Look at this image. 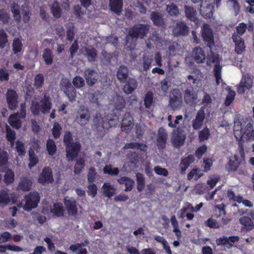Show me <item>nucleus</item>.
Wrapping results in <instances>:
<instances>
[{
	"mask_svg": "<svg viewBox=\"0 0 254 254\" xmlns=\"http://www.w3.org/2000/svg\"><path fill=\"white\" fill-rule=\"evenodd\" d=\"M150 25L147 24H137L129 29L128 34L125 38L126 45L130 50L135 47L138 39H143L148 33Z\"/></svg>",
	"mask_w": 254,
	"mask_h": 254,
	"instance_id": "1",
	"label": "nucleus"
},
{
	"mask_svg": "<svg viewBox=\"0 0 254 254\" xmlns=\"http://www.w3.org/2000/svg\"><path fill=\"white\" fill-rule=\"evenodd\" d=\"M40 104L37 101H32L31 105V111L35 116H39L41 112L43 114L49 113L52 108V103L49 96L44 94L40 100Z\"/></svg>",
	"mask_w": 254,
	"mask_h": 254,
	"instance_id": "2",
	"label": "nucleus"
},
{
	"mask_svg": "<svg viewBox=\"0 0 254 254\" xmlns=\"http://www.w3.org/2000/svg\"><path fill=\"white\" fill-rule=\"evenodd\" d=\"M25 203L23 206V209L27 211H29L33 208L37 207L40 201V196L36 191L31 192L24 197Z\"/></svg>",
	"mask_w": 254,
	"mask_h": 254,
	"instance_id": "3",
	"label": "nucleus"
},
{
	"mask_svg": "<svg viewBox=\"0 0 254 254\" xmlns=\"http://www.w3.org/2000/svg\"><path fill=\"white\" fill-rule=\"evenodd\" d=\"M60 87L68 97L70 102H72L75 100L76 97V90L68 79L62 80L60 82Z\"/></svg>",
	"mask_w": 254,
	"mask_h": 254,
	"instance_id": "4",
	"label": "nucleus"
},
{
	"mask_svg": "<svg viewBox=\"0 0 254 254\" xmlns=\"http://www.w3.org/2000/svg\"><path fill=\"white\" fill-rule=\"evenodd\" d=\"M76 121L81 127L87 125L91 118L89 109L84 106H81L77 113Z\"/></svg>",
	"mask_w": 254,
	"mask_h": 254,
	"instance_id": "5",
	"label": "nucleus"
},
{
	"mask_svg": "<svg viewBox=\"0 0 254 254\" xmlns=\"http://www.w3.org/2000/svg\"><path fill=\"white\" fill-rule=\"evenodd\" d=\"M182 103V95L178 89H173L169 95V105L173 110L179 109Z\"/></svg>",
	"mask_w": 254,
	"mask_h": 254,
	"instance_id": "6",
	"label": "nucleus"
},
{
	"mask_svg": "<svg viewBox=\"0 0 254 254\" xmlns=\"http://www.w3.org/2000/svg\"><path fill=\"white\" fill-rule=\"evenodd\" d=\"M248 216H243L239 219L240 223L242 225V230L252 231L254 229V210H251Z\"/></svg>",
	"mask_w": 254,
	"mask_h": 254,
	"instance_id": "7",
	"label": "nucleus"
},
{
	"mask_svg": "<svg viewBox=\"0 0 254 254\" xmlns=\"http://www.w3.org/2000/svg\"><path fill=\"white\" fill-rule=\"evenodd\" d=\"M65 147L66 156L68 161H71L77 157L81 149L80 144L78 142H74Z\"/></svg>",
	"mask_w": 254,
	"mask_h": 254,
	"instance_id": "8",
	"label": "nucleus"
},
{
	"mask_svg": "<svg viewBox=\"0 0 254 254\" xmlns=\"http://www.w3.org/2000/svg\"><path fill=\"white\" fill-rule=\"evenodd\" d=\"M93 122L94 126L98 130H99L100 127L103 129L110 128L115 125L117 123V120L115 119H110L107 121V119L98 117L97 114L94 117Z\"/></svg>",
	"mask_w": 254,
	"mask_h": 254,
	"instance_id": "9",
	"label": "nucleus"
},
{
	"mask_svg": "<svg viewBox=\"0 0 254 254\" xmlns=\"http://www.w3.org/2000/svg\"><path fill=\"white\" fill-rule=\"evenodd\" d=\"M64 203L69 215L75 216L77 215V202L74 198L65 197Z\"/></svg>",
	"mask_w": 254,
	"mask_h": 254,
	"instance_id": "10",
	"label": "nucleus"
},
{
	"mask_svg": "<svg viewBox=\"0 0 254 254\" xmlns=\"http://www.w3.org/2000/svg\"><path fill=\"white\" fill-rule=\"evenodd\" d=\"M189 27L184 21L176 23L172 30L173 34L176 37L187 36L189 33Z\"/></svg>",
	"mask_w": 254,
	"mask_h": 254,
	"instance_id": "11",
	"label": "nucleus"
},
{
	"mask_svg": "<svg viewBox=\"0 0 254 254\" xmlns=\"http://www.w3.org/2000/svg\"><path fill=\"white\" fill-rule=\"evenodd\" d=\"M54 178L52 169L49 167H45L42 170V171L38 178V182L44 185L46 183H53Z\"/></svg>",
	"mask_w": 254,
	"mask_h": 254,
	"instance_id": "12",
	"label": "nucleus"
},
{
	"mask_svg": "<svg viewBox=\"0 0 254 254\" xmlns=\"http://www.w3.org/2000/svg\"><path fill=\"white\" fill-rule=\"evenodd\" d=\"M6 98L8 108L11 110L16 109L18 104V95L16 92L13 89H8Z\"/></svg>",
	"mask_w": 254,
	"mask_h": 254,
	"instance_id": "13",
	"label": "nucleus"
},
{
	"mask_svg": "<svg viewBox=\"0 0 254 254\" xmlns=\"http://www.w3.org/2000/svg\"><path fill=\"white\" fill-rule=\"evenodd\" d=\"M84 78L86 83L89 86H92L97 82L99 79V74L94 69L91 68L86 69L84 73Z\"/></svg>",
	"mask_w": 254,
	"mask_h": 254,
	"instance_id": "14",
	"label": "nucleus"
},
{
	"mask_svg": "<svg viewBox=\"0 0 254 254\" xmlns=\"http://www.w3.org/2000/svg\"><path fill=\"white\" fill-rule=\"evenodd\" d=\"M202 36L205 44L211 49L214 46V36L212 30L207 25L203 27Z\"/></svg>",
	"mask_w": 254,
	"mask_h": 254,
	"instance_id": "15",
	"label": "nucleus"
},
{
	"mask_svg": "<svg viewBox=\"0 0 254 254\" xmlns=\"http://www.w3.org/2000/svg\"><path fill=\"white\" fill-rule=\"evenodd\" d=\"M168 134L166 130L163 127H160L157 136V146L159 150L165 148L167 143Z\"/></svg>",
	"mask_w": 254,
	"mask_h": 254,
	"instance_id": "16",
	"label": "nucleus"
},
{
	"mask_svg": "<svg viewBox=\"0 0 254 254\" xmlns=\"http://www.w3.org/2000/svg\"><path fill=\"white\" fill-rule=\"evenodd\" d=\"M134 125L133 120L129 113H126L123 119L121 129L123 131L128 133Z\"/></svg>",
	"mask_w": 254,
	"mask_h": 254,
	"instance_id": "17",
	"label": "nucleus"
},
{
	"mask_svg": "<svg viewBox=\"0 0 254 254\" xmlns=\"http://www.w3.org/2000/svg\"><path fill=\"white\" fill-rule=\"evenodd\" d=\"M232 39L235 44V51L238 55L241 54L246 49L244 40L235 33L233 34Z\"/></svg>",
	"mask_w": 254,
	"mask_h": 254,
	"instance_id": "18",
	"label": "nucleus"
},
{
	"mask_svg": "<svg viewBox=\"0 0 254 254\" xmlns=\"http://www.w3.org/2000/svg\"><path fill=\"white\" fill-rule=\"evenodd\" d=\"M184 10L187 18L190 21L194 22L195 24H198L199 20L197 17V12L195 9L192 7L185 5Z\"/></svg>",
	"mask_w": 254,
	"mask_h": 254,
	"instance_id": "19",
	"label": "nucleus"
},
{
	"mask_svg": "<svg viewBox=\"0 0 254 254\" xmlns=\"http://www.w3.org/2000/svg\"><path fill=\"white\" fill-rule=\"evenodd\" d=\"M150 19L153 24L157 27H163L165 23L164 15L160 12L154 11L150 13Z\"/></svg>",
	"mask_w": 254,
	"mask_h": 254,
	"instance_id": "20",
	"label": "nucleus"
},
{
	"mask_svg": "<svg viewBox=\"0 0 254 254\" xmlns=\"http://www.w3.org/2000/svg\"><path fill=\"white\" fill-rule=\"evenodd\" d=\"M194 161V157L192 154H190L187 157H182L180 164L181 173L182 174H185L190 165Z\"/></svg>",
	"mask_w": 254,
	"mask_h": 254,
	"instance_id": "21",
	"label": "nucleus"
},
{
	"mask_svg": "<svg viewBox=\"0 0 254 254\" xmlns=\"http://www.w3.org/2000/svg\"><path fill=\"white\" fill-rule=\"evenodd\" d=\"M186 139V135L183 130L178 128L172 137V142L176 147L183 145Z\"/></svg>",
	"mask_w": 254,
	"mask_h": 254,
	"instance_id": "22",
	"label": "nucleus"
},
{
	"mask_svg": "<svg viewBox=\"0 0 254 254\" xmlns=\"http://www.w3.org/2000/svg\"><path fill=\"white\" fill-rule=\"evenodd\" d=\"M201 3L200 6V12L201 15L205 18H211L213 14L214 7L211 3Z\"/></svg>",
	"mask_w": 254,
	"mask_h": 254,
	"instance_id": "23",
	"label": "nucleus"
},
{
	"mask_svg": "<svg viewBox=\"0 0 254 254\" xmlns=\"http://www.w3.org/2000/svg\"><path fill=\"white\" fill-rule=\"evenodd\" d=\"M124 83L123 90L127 94L132 93L137 86L136 80L132 78L129 77Z\"/></svg>",
	"mask_w": 254,
	"mask_h": 254,
	"instance_id": "24",
	"label": "nucleus"
},
{
	"mask_svg": "<svg viewBox=\"0 0 254 254\" xmlns=\"http://www.w3.org/2000/svg\"><path fill=\"white\" fill-rule=\"evenodd\" d=\"M205 114L203 110H198L195 119L192 121V126L194 129H199L202 126Z\"/></svg>",
	"mask_w": 254,
	"mask_h": 254,
	"instance_id": "25",
	"label": "nucleus"
},
{
	"mask_svg": "<svg viewBox=\"0 0 254 254\" xmlns=\"http://www.w3.org/2000/svg\"><path fill=\"white\" fill-rule=\"evenodd\" d=\"M123 0H110L109 7L111 11L118 15H120L123 11Z\"/></svg>",
	"mask_w": 254,
	"mask_h": 254,
	"instance_id": "26",
	"label": "nucleus"
},
{
	"mask_svg": "<svg viewBox=\"0 0 254 254\" xmlns=\"http://www.w3.org/2000/svg\"><path fill=\"white\" fill-rule=\"evenodd\" d=\"M240 164L239 157L237 155H234L233 157L230 158V159L227 164L226 168L229 172H235L237 170Z\"/></svg>",
	"mask_w": 254,
	"mask_h": 254,
	"instance_id": "27",
	"label": "nucleus"
},
{
	"mask_svg": "<svg viewBox=\"0 0 254 254\" xmlns=\"http://www.w3.org/2000/svg\"><path fill=\"white\" fill-rule=\"evenodd\" d=\"M117 76L121 83L125 82L129 78L127 67L125 65H121L118 70Z\"/></svg>",
	"mask_w": 254,
	"mask_h": 254,
	"instance_id": "28",
	"label": "nucleus"
},
{
	"mask_svg": "<svg viewBox=\"0 0 254 254\" xmlns=\"http://www.w3.org/2000/svg\"><path fill=\"white\" fill-rule=\"evenodd\" d=\"M50 9L51 13L55 18L58 19L61 17L63 14V10L60 3L58 0H55L53 1L50 6Z\"/></svg>",
	"mask_w": 254,
	"mask_h": 254,
	"instance_id": "29",
	"label": "nucleus"
},
{
	"mask_svg": "<svg viewBox=\"0 0 254 254\" xmlns=\"http://www.w3.org/2000/svg\"><path fill=\"white\" fill-rule=\"evenodd\" d=\"M118 182L121 185L124 184L125 185V191H131L134 185V181L127 177H123L118 180Z\"/></svg>",
	"mask_w": 254,
	"mask_h": 254,
	"instance_id": "30",
	"label": "nucleus"
},
{
	"mask_svg": "<svg viewBox=\"0 0 254 254\" xmlns=\"http://www.w3.org/2000/svg\"><path fill=\"white\" fill-rule=\"evenodd\" d=\"M123 148L124 149H136L143 152H146L148 149V146L143 143L132 142L126 143Z\"/></svg>",
	"mask_w": 254,
	"mask_h": 254,
	"instance_id": "31",
	"label": "nucleus"
},
{
	"mask_svg": "<svg viewBox=\"0 0 254 254\" xmlns=\"http://www.w3.org/2000/svg\"><path fill=\"white\" fill-rule=\"evenodd\" d=\"M193 58L197 63H202L205 59V53L201 48L196 47L193 51Z\"/></svg>",
	"mask_w": 254,
	"mask_h": 254,
	"instance_id": "32",
	"label": "nucleus"
},
{
	"mask_svg": "<svg viewBox=\"0 0 254 254\" xmlns=\"http://www.w3.org/2000/svg\"><path fill=\"white\" fill-rule=\"evenodd\" d=\"M32 185L31 180L27 177H22L19 182L18 188L19 189L24 191H27L30 190Z\"/></svg>",
	"mask_w": 254,
	"mask_h": 254,
	"instance_id": "33",
	"label": "nucleus"
},
{
	"mask_svg": "<svg viewBox=\"0 0 254 254\" xmlns=\"http://www.w3.org/2000/svg\"><path fill=\"white\" fill-rule=\"evenodd\" d=\"M197 98V94L189 89H187L184 92V100L187 104L193 103Z\"/></svg>",
	"mask_w": 254,
	"mask_h": 254,
	"instance_id": "34",
	"label": "nucleus"
},
{
	"mask_svg": "<svg viewBox=\"0 0 254 254\" xmlns=\"http://www.w3.org/2000/svg\"><path fill=\"white\" fill-rule=\"evenodd\" d=\"M18 115V113L12 114L8 120L9 125L16 129H19L21 127V122L19 120L20 118Z\"/></svg>",
	"mask_w": 254,
	"mask_h": 254,
	"instance_id": "35",
	"label": "nucleus"
},
{
	"mask_svg": "<svg viewBox=\"0 0 254 254\" xmlns=\"http://www.w3.org/2000/svg\"><path fill=\"white\" fill-rule=\"evenodd\" d=\"M51 212L54 215L60 217L64 215L65 210L63 204L60 202H57L54 204L53 208L51 209Z\"/></svg>",
	"mask_w": 254,
	"mask_h": 254,
	"instance_id": "36",
	"label": "nucleus"
},
{
	"mask_svg": "<svg viewBox=\"0 0 254 254\" xmlns=\"http://www.w3.org/2000/svg\"><path fill=\"white\" fill-rule=\"evenodd\" d=\"M10 10L15 21L17 23H20L21 20V16L20 13V6L18 3H13L10 6Z\"/></svg>",
	"mask_w": 254,
	"mask_h": 254,
	"instance_id": "37",
	"label": "nucleus"
},
{
	"mask_svg": "<svg viewBox=\"0 0 254 254\" xmlns=\"http://www.w3.org/2000/svg\"><path fill=\"white\" fill-rule=\"evenodd\" d=\"M136 181L137 184V190L138 192H142L144 189L145 180L142 174L137 173L136 174Z\"/></svg>",
	"mask_w": 254,
	"mask_h": 254,
	"instance_id": "38",
	"label": "nucleus"
},
{
	"mask_svg": "<svg viewBox=\"0 0 254 254\" xmlns=\"http://www.w3.org/2000/svg\"><path fill=\"white\" fill-rule=\"evenodd\" d=\"M42 57L46 64L50 65L53 63L54 55L51 49L49 48L44 49L43 52Z\"/></svg>",
	"mask_w": 254,
	"mask_h": 254,
	"instance_id": "39",
	"label": "nucleus"
},
{
	"mask_svg": "<svg viewBox=\"0 0 254 254\" xmlns=\"http://www.w3.org/2000/svg\"><path fill=\"white\" fill-rule=\"evenodd\" d=\"M6 138L10 142L11 146H12L15 142L16 138V133L8 125H6Z\"/></svg>",
	"mask_w": 254,
	"mask_h": 254,
	"instance_id": "40",
	"label": "nucleus"
},
{
	"mask_svg": "<svg viewBox=\"0 0 254 254\" xmlns=\"http://www.w3.org/2000/svg\"><path fill=\"white\" fill-rule=\"evenodd\" d=\"M15 180V175L14 172L11 169H7L5 172L3 176V182L6 185H10L13 183Z\"/></svg>",
	"mask_w": 254,
	"mask_h": 254,
	"instance_id": "41",
	"label": "nucleus"
},
{
	"mask_svg": "<svg viewBox=\"0 0 254 254\" xmlns=\"http://www.w3.org/2000/svg\"><path fill=\"white\" fill-rule=\"evenodd\" d=\"M144 105L146 109H150L153 103V93L151 91H148L145 94L144 97Z\"/></svg>",
	"mask_w": 254,
	"mask_h": 254,
	"instance_id": "42",
	"label": "nucleus"
},
{
	"mask_svg": "<svg viewBox=\"0 0 254 254\" xmlns=\"http://www.w3.org/2000/svg\"><path fill=\"white\" fill-rule=\"evenodd\" d=\"M102 189L105 196L110 198L115 193V189L110 184H104Z\"/></svg>",
	"mask_w": 254,
	"mask_h": 254,
	"instance_id": "43",
	"label": "nucleus"
},
{
	"mask_svg": "<svg viewBox=\"0 0 254 254\" xmlns=\"http://www.w3.org/2000/svg\"><path fill=\"white\" fill-rule=\"evenodd\" d=\"M46 148L50 155H54L57 151V146L52 139H48L46 143Z\"/></svg>",
	"mask_w": 254,
	"mask_h": 254,
	"instance_id": "44",
	"label": "nucleus"
},
{
	"mask_svg": "<svg viewBox=\"0 0 254 254\" xmlns=\"http://www.w3.org/2000/svg\"><path fill=\"white\" fill-rule=\"evenodd\" d=\"M85 52L86 57L90 62H95L97 56V52L95 49L92 48L91 49L86 48Z\"/></svg>",
	"mask_w": 254,
	"mask_h": 254,
	"instance_id": "45",
	"label": "nucleus"
},
{
	"mask_svg": "<svg viewBox=\"0 0 254 254\" xmlns=\"http://www.w3.org/2000/svg\"><path fill=\"white\" fill-rule=\"evenodd\" d=\"M225 207V206L223 204L216 205L214 209V216L216 218H219L224 216L226 214Z\"/></svg>",
	"mask_w": 254,
	"mask_h": 254,
	"instance_id": "46",
	"label": "nucleus"
},
{
	"mask_svg": "<svg viewBox=\"0 0 254 254\" xmlns=\"http://www.w3.org/2000/svg\"><path fill=\"white\" fill-rule=\"evenodd\" d=\"M171 224L173 227V231L175 233L176 236L180 238L182 235L181 231L179 229L178 222L175 215H173L170 219Z\"/></svg>",
	"mask_w": 254,
	"mask_h": 254,
	"instance_id": "47",
	"label": "nucleus"
},
{
	"mask_svg": "<svg viewBox=\"0 0 254 254\" xmlns=\"http://www.w3.org/2000/svg\"><path fill=\"white\" fill-rule=\"evenodd\" d=\"M126 105V102L125 98L121 96L116 97L115 101V106L117 110H122Z\"/></svg>",
	"mask_w": 254,
	"mask_h": 254,
	"instance_id": "48",
	"label": "nucleus"
},
{
	"mask_svg": "<svg viewBox=\"0 0 254 254\" xmlns=\"http://www.w3.org/2000/svg\"><path fill=\"white\" fill-rule=\"evenodd\" d=\"M227 196L230 201L237 202L239 203L242 201L243 197L240 195L236 196L232 190L229 189L227 190Z\"/></svg>",
	"mask_w": 254,
	"mask_h": 254,
	"instance_id": "49",
	"label": "nucleus"
},
{
	"mask_svg": "<svg viewBox=\"0 0 254 254\" xmlns=\"http://www.w3.org/2000/svg\"><path fill=\"white\" fill-rule=\"evenodd\" d=\"M29 163L28 167L30 168H32L38 163V158L35 155L34 150L31 149L29 150Z\"/></svg>",
	"mask_w": 254,
	"mask_h": 254,
	"instance_id": "50",
	"label": "nucleus"
},
{
	"mask_svg": "<svg viewBox=\"0 0 254 254\" xmlns=\"http://www.w3.org/2000/svg\"><path fill=\"white\" fill-rule=\"evenodd\" d=\"M254 77L250 73L245 75L241 80H243V84L246 86V88L250 89L252 88L253 84Z\"/></svg>",
	"mask_w": 254,
	"mask_h": 254,
	"instance_id": "51",
	"label": "nucleus"
},
{
	"mask_svg": "<svg viewBox=\"0 0 254 254\" xmlns=\"http://www.w3.org/2000/svg\"><path fill=\"white\" fill-rule=\"evenodd\" d=\"M10 201L8 190L1 189L0 190V204H7Z\"/></svg>",
	"mask_w": 254,
	"mask_h": 254,
	"instance_id": "52",
	"label": "nucleus"
},
{
	"mask_svg": "<svg viewBox=\"0 0 254 254\" xmlns=\"http://www.w3.org/2000/svg\"><path fill=\"white\" fill-rule=\"evenodd\" d=\"M10 20L9 14L6 10L3 8H0V23L3 24H7Z\"/></svg>",
	"mask_w": 254,
	"mask_h": 254,
	"instance_id": "53",
	"label": "nucleus"
},
{
	"mask_svg": "<svg viewBox=\"0 0 254 254\" xmlns=\"http://www.w3.org/2000/svg\"><path fill=\"white\" fill-rule=\"evenodd\" d=\"M62 128L58 122H55L52 129V134L55 139L59 138L61 134Z\"/></svg>",
	"mask_w": 254,
	"mask_h": 254,
	"instance_id": "54",
	"label": "nucleus"
},
{
	"mask_svg": "<svg viewBox=\"0 0 254 254\" xmlns=\"http://www.w3.org/2000/svg\"><path fill=\"white\" fill-rule=\"evenodd\" d=\"M166 10L172 16H177L180 13L178 7L174 3L167 5Z\"/></svg>",
	"mask_w": 254,
	"mask_h": 254,
	"instance_id": "55",
	"label": "nucleus"
},
{
	"mask_svg": "<svg viewBox=\"0 0 254 254\" xmlns=\"http://www.w3.org/2000/svg\"><path fill=\"white\" fill-rule=\"evenodd\" d=\"M104 174H109L112 176L118 175L119 170L118 168H112L111 165H106L103 169Z\"/></svg>",
	"mask_w": 254,
	"mask_h": 254,
	"instance_id": "56",
	"label": "nucleus"
},
{
	"mask_svg": "<svg viewBox=\"0 0 254 254\" xmlns=\"http://www.w3.org/2000/svg\"><path fill=\"white\" fill-rule=\"evenodd\" d=\"M222 67L221 65H214V75L216 78V85H218L220 84V80L221 79V70Z\"/></svg>",
	"mask_w": 254,
	"mask_h": 254,
	"instance_id": "57",
	"label": "nucleus"
},
{
	"mask_svg": "<svg viewBox=\"0 0 254 254\" xmlns=\"http://www.w3.org/2000/svg\"><path fill=\"white\" fill-rule=\"evenodd\" d=\"M85 161L83 158L78 159L74 167V173L75 174H78L85 166Z\"/></svg>",
	"mask_w": 254,
	"mask_h": 254,
	"instance_id": "58",
	"label": "nucleus"
},
{
	"mask_svg": "<svg viewBox=\"0 0 254 254\" xmlns=\"http://www.w3.org/2000/svg\"><path fill=\"white\" fill-rule=\"evenodd\" d=\"M8 36L4 29H0V48H4L8 42Z\"/></svg>",
	"mask_w": 254,
	"mask_h": 254,
	"instance_id": "59",
	"label": "nucleus"
},
{
	"mask_svg": "<svg viewBox=\"0 0 254 254\" xmlns=\"http://www.w3.org/2000/svg\"><path fill=\"white\" fill-rule=\"evenodd\" d=\"M22 48V44L19 38L14 39L12 43V50L14 54H16L21 52Z\"/></svg>",
	"mask_w": 254,
	"mask_h": 254,
	"instance_id": "60",
	"label": "nucleus"
},
{
	"mask_svg": "<svg viewBox=\"0 0 254 254\" xmlns=\"http://www.w3.org/2000/svg\"><path fill=\"white\" fill-rule=\"evenodd\" d=\"M204 224L206 226L211 229H218L220 227V224L216 220L213 219L212 217L205 221Z\"/></svg>",
	"mask_w": 254,
	"mask_h": 254,
	"instance_id": "61",
	"label": "nucleus"
},
{
	"mask_svg": "<svg viewBox=\"0 0 254 254\" xmlns=\"http://www.w3.org/2000/svg\"><path fill=\"white\" fill-rule=\"evenodd\" d=\"M73 86L76 88H81L85 85V81L82 77L80 76H76L72 80Z\"/></svg>",
	"mask_w": 254,
	"mask_h": 254,
	"instance_id": "62",
	"label": "nucleus"
},
{
	"mask_svg": "<svg viewBox=\"0 0 254 254\" xmlns=\"http://www.w3.org/2000/svg\"><path fill=\"white\" fill-rule=\"evenodd\" d=\"M44 82V77L42 74H37L34 78V85L37 89L40 88L42 87Z\"/></svg>",
	"mask_w": 254,
	"mask_h": 254,
	"instance_id": "63",
	"label": "nucleus"
},
{
	"mask_svg": "<svg viewBox=\"0 0 254 254\" xmlns=\"http://www.w3.org/2000/svg\"><path fill=\"white\" fill-rule=\"evenodd\" d=\"M210 135L209 129L207 127H204L202 130L200 131L198 133V138L200 141L207 140Z\"/></svg>",
	"mask_w": 254,
	"mask_h": 254,
	"instance_id": "64",
	"label": "nucleus"
}]
</instances>
